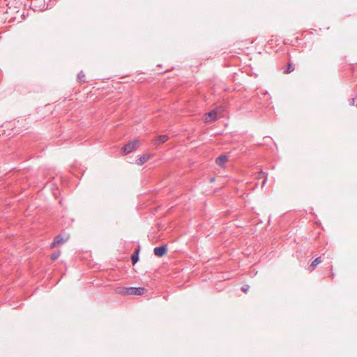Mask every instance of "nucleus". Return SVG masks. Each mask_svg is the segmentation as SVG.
Returning a JSON list of instances; mask_svg holds the SVG:
<instances>
[{
	"instance_id": "1",
	"label": "nucleus",
	"mask_w": 357,
	"mask_h": 357,
	"mask_svg": "<svg viewBox=\"0 0 357 357\" xmlns=\"http://www.w3.org/2000/svg\"><path fill=\"white\" fill-rule=\"evenodd\" d=\"M116 291L122 296H132V295H138L141 296L144 294L146 292V289L144 287H117Z\"/></svg>"
},
{
	"instance_id": "2",
	"label": "nucleus",
	"mask_w": 357,
	"mask_h": 357,
	"mask_svg": "<svg viewBox=\"0 0 357 357\" xmlns=\"http://www.w3.org/2000/svg\"><path fill=\"white\" fill-rule=\"evenodd\" d=\"M139 146V141L137 139H134L132 141L129 142L126 144H125L122 147L121 151H122L123 155H127V154L133 152L134 151L137 150Z\"/></svg>"
},
{
	"instance_id": "3",
	"label": "nucleus",
	"mask_w": 357,
	"mask_h": 357,
	"mask_svg": "<svg viewBox=\"0 0 357 357\" xmlns=\"http://www.w3.org/2000/svg\"><path fill=\"white\" fill-rule=\"evenodd\" d=\"M167 252V245L155 247L153 250V253L155 256L161 257L164 256Z\"/></svg>"
},
{
	"instance_id": "4",
	"label": "nucleus",
	"mask_w": 357,
	"mask_h": 357,
	"mask_svg": "<svg viewBox=\"0 0 357 357\" xmlns=\"http://www.w3.org/2000/svg\"><path fill=\"white\" fill-rule=\"evenodd\" d=\"M168 139L169 136L167 135H159L153 139V145L155 146H158L160 144L165 143Z\"/></svg>"
},
{
	"instance_id": "5",
	"label": "nucleus",
	"mask_w": 357,
	"mask_h": 357,
	"mask_svg": "<svg viewBox=\"0 0 357 357\" xmlns=\"http://www.w3.org/2000/svg\"><path fill=\"white\" fill-rule=\"evenodd\" d=\"M66 241V239H64L63 236L61 234L57 235L53 242L51 243V248H55L59 245L64 243Z\"/></svg>"
},
{
	"instance_id": "6",
	"label": "nucleus",
	"mask_w": 357,
	"mask_h": 357,
	"mask_svg": "<svg viewBox=\"0 0 357 357\" xmlns=\"http://www.w3.org/2000/svg\"><path fill=\"white\" fill-rule=\"evenodd\" d=\"M321 262V257H317L310 264V265L308 267V270L310 271H312L315 269L317 266Z\"/></svg>"
},
{
	"instance_id": "7",
	"label": "nucleus",
	"mask_w": 357,
	"mask_h": 357,
	"mask_svg": "<svg viewBox=\"0 0 357 357\" xmlns=\"http://www.w3.org/2000/svg\"><path fill=\"white\" fill-rule=\"evenodd\" d=\"M150 158L149 155L144 154L141 155L138 159L136 160V163L138 165H142L144 164Z\"/></svg>"
},
{
	"instance_id": "8",
	"label": "nucleus",
	"mask_w": 357,
	"mask_h": 357,
	"mask_svg": "<svg viewBox=\"0 0 357 357\" xmlns=\"http://www.w3.org/2000/svg\"><path fill=\"white\" fill-rule=\"evenodd\" d=\"M139 246H138L137 249L134 252V253L131 256V260L132 264H135L139 261Z\"/></svg>"
},
{
	"instance_id": "9",
	"label": "nucleus",
	"mask_w": 357,
	"mask_h": 357,
	"mask_svg": "<svg viewBox=\"0 0 357 357\" xmlns=\"http://www.w3.org/2000/svg\"><path fill=\"white\" fill-rule=\"evenodd\" d=\"M227 160L226 155H220L216 158V163L220 166H224L225 161Z\"/></svg>"
},
{
	"instance_id": "10",
	"label": "nucleus",
	"mask_w": 357,
	"mask_h": 357,
	"mask_svg": "<svg viewBox=\"0 0 357 357\" xmlns=\"http://www.w3.org/2000/svg\"><path fill=\"white\" fill-rule=\"evenodd\" d=\"M208 117L206 118V121H210L211 120H214L217 117V113L215 111H211L207 114Z\"/></svg>"
},
{
	"instance_id": "11",
	"label": "nucleus",
	"mask_w": 357,
	"mask_h": 357,
	"mask_svg": "<svg viewBox=\"0 0 357 357\" xmlns=\"http://www.w3.org/2000/svg\"><path fill=\"white\" fill-rule=\"evenodd\" d=\"M77 79L79 82H86V79H85V75L84 73H83V71H80L78 75H77Z\"/></svg>"
},
{
	"instance_id": "12",
	"label": "nucleus",
	"mask_w": 357,
	"mask_h": 357,
	"mask_svg": "<svg viewBox=\"0 0 357 357\" xmlns=\"http://www.w3.org/2000/svg\"><path fill=\"white\" fill-rule=\"evenodd\" d=\"M294 69L295 68H294V66L291 63H289L288 64L287 68L285 70H284V73L289 74V73L293 72L294 70Z\"/></svg>"
},
{
	"instance_id": "13",
	"label": "nucleus",
	"mask_w": 357,
	"mask_h": 357,
	"mask_svg": "<svg viewBox=\"0 0 357 357\" xmlns=\"http://www.w3.org/2000/svg\"><path fill=\"white\" fill-rule=\"evenodd\" d=\"M59 256H60V252L59 251L55 252L51 255V259L54 261V260L57 259L59 257Z\"/></svg>"
},
{
	"instance_id": "14",
	"label": "nucleus",
	"mask_w": 357,
	"mask_h": 357,
	"mask_svg": "<svg viewBox=\"0 0 357 357\" xmlns=\"http://www.w3.org/2000/svg\"><path fill=\"white\" fill-rule=\"evenodd\" d=\"M265 174H266V173L264 172H263L262 170H260L259 172H257V175L256 177L257 178H260L265 176Z\"/></svg>"
},
{
	"instance_id": "15",
	"label": "nucleus",
	"mask_w": 357,
	"mask_h": 357,
	"mask_svg": "<svg viewBox=\"0 0 357 357\" xmlns=\"http://www.w3.org/2000/svg\"><path fill=\"white\" fill-rule=\"evenodd\" d=\"M249 288H250V286L248 284H245L241 287V290L243 292L246 293L248 291V290L249 289Z\"/></svg>"
},
{
	"instance_id": "16",
	"label": "nucleus",
	"mask_w": 357,
	"mask_h": 357,
	"mask_svg": "<svg viewBox=\"0 0 357 357\" xmlns=\"http://www.w3.org/2000/svg\"><path fill=\"white\" fill-rule=\"evenodd\" d=\"M356 102V98H351L349 99V103L350 105H354Z\"/></svg>"
},
{
	"instance_id": "17",
	"label": "nucleus",
	"mask_w": 357,
	"mask_h": 357,
	"mask_svg": "<svg viewBox=\"0 0 357 357\" xmlns=\"http://www.w3.org/2000/svg\"><path fill=\"white\" fill-rule=\"evenodd\" d=\"M266 181V176L265 177V178H264V180L263 181V183H262L263 185L265 184Z\"/></svg>"
},
{
	"instance_id": "18",
	"label": "nucleus",
	"mask_w": 357,
	"mask_h": 357,
	"mask_svg": "<svg viewBox=\"0 0 357 357\" xmlns=\"http://www.w3.org/2000/svg\"><path fill=\"white\" fill-rule=\"evenodd\" d=\"M331 277H332V278H333V277H334V273H331Z\"/></svg>"
}]
</instances>
